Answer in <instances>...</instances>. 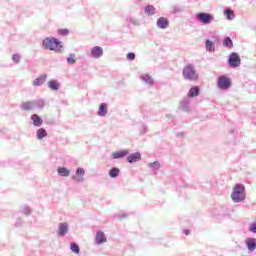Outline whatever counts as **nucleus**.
I'll list each match as a JSON object with an SVG mask.
<instances>
[{
  "mask_svg": "<svg viewBox=\"0 0 256 256\" xmlns=\"http://www.w3.org/2000/svg\"><path fill=\"white\" fill-rule=\"evenodd\" d=\"M42 45L44 49H49V51H55L56 53L61 52V49H63L61 42L56 38H46L43 40Z\"/></svg>",
  "mask_w": 256,
  "mask_h": 256,
  "instance_id": "f257e3e1",
  "label": "nucleus"
},
{
  "mask_svg": "<svg viewBox=\"0 0 256 256\" xmlns=\"http://www.w3.org/2000/svg\"><path fill=\"white\" fill-rule=\"evenodd\" d=\"M231 199L234 203H241L245 199V186L243 184H236L233 187Z\"/></svg>",
  "mask_w": 256,
  "mask_h": 256,
  "instance_id": "f03ea898",
  "label": "nucleus"
},
{
  "mask_svg": "<svg viewBox=\"0 0 256 256\" xmlns=\"http://www.w3.org/2000/svg\"><path fill=\"white\" fill-rule=\"evenodd\" d=\"M182 75L186 81H197L199 79V74L193 64H188L183 68Z\"/></svg>",
  "mask_w": 256,
  "mask_h": 256,
  "instance_id": "7ed1b4c3",
  "label": "nucleus"
},
{
  "mask_svg": "<svg viewBox=\"0 0 256 256\" xmlns=\"http://www.w3.org/2000/svg\"><path fill=\"white\" fill-rule=\"evenodd\" d=\"M228 63L230 67H233V68L239 67L241 65V57L237 52H232L228 59Z\"/></svg>",
  "mask_w": 256,
  "mask_h": 256,
  "instance_id": "20e7f679",
  "label": "nucleus"
},
{
  "mask_svg": "<svg viewBox=\"0 0 256 256\" xmlns=\"http://www.w3.org/2000/svg\"><path fill=\"white\" fill-rule=\"evenodd\" d=\"M217 86L219 89L227 90L231 87V80L227 76H220L218 78Z\"/></svg>",
  "mask_w": 256,
  "mask_h": 256,
  "instance_id": "39448f33",
  "label": "nucleus"
},
{
  "mask_svg": "<svg viewBox=\"0 0 256 256\" xmlns=\"http://www.w3.org/2000/svg\"><path fill=\"white\" fill-rule=\"evenodd\" d=\"M197 19L200 20L201 23H204V25H209V23H211V21H213L214 17L213 14H209V13H198L196 15Z\"/></svg>",
  "mask_w": 256,
  "mask_h": 256,
  "instance_id": "423d86ee",
  "label": "nucleus"
},
{
  "mask_svg": "<svg viewBox=\"0 0 256 256\" xmlns=\"http://www.w3.org/2000/svg\"><path fill=\"white\" fill-rule=\"evenodd\" d=\"M68 231H69V226L67 225V223L59 224L58 235H60V237H65V235H67Z\"/></svg>",
  "mask_w": 256,
  "mask_h": 256,
  "instance_id": "0eeeda50",
  "label": "nucleus"
},
{
  "mask_svg": "<svg viewBox=\"0 0 256 256\" xmlns=\"http://www.w3.org/2000/svg\"><path fill=\"white\" fill-rule=\"evenodd\" d=\"M157 27L160 29H167L169 27V20L165 17L158 18Z\"/></svg>",
  "mask_w": 256,
  "mask_h": 256,
  "instance_id": "6e6552de",
  "label": "nucleus"
},
{
  "mask_svg": "<svg viewBox=\"0 0 256 256\" xmlns=\"http://www.w3.org/2000/svg\"><path fill=\"white\" fill-rule=\"evenodd\" d=\"M91 55L92 57H94L95 59H98V57H102L103 56V48L99 47V46H95L94 48H92L91 50Z\"/></svg>",
  "mask_w": 256,
  "mask_h": 256,
  "instance_id": "1a4fd4ad",
  "label": "nucleus"
},
{
  "mask_svg": "<svg viewBox=\"0 0 256 256\" xmlns=\"http://www.w3.org/2000/svg\"><path fill=\"white\" fill-rule=\"evenodd\" d=\"M96 243L101 245V243H107V238L105 237V233L102 231H98L96 233Z\"/></svg>",
  "mask_w": 256,
  "mask_h": 256,
  "instance_id": "9d476101",
  "label": "nucleus"
},
{
  "mask_svg": "<svg viewBox=\"0 0 256 256\" xmlns=\"http://www.w3.org/2000/svg\"><path fill=\"white\" fill-rule=\"evenodd\" d=\"M127 155H129L128 150H121V151H117V152L112 153L113 159H123V157H125Z\"/></svg>",
  "mask_w": 256,
  "mask_h": 256,
  "instance_id": "9b49d317",
  "label": "nucleus"
},
{
  "mask_svg": "<svg viewBox=\"0 0 256 256\" xmlns=\"http://www.w3.org/2000/svg\"><path fill=\"white\" fill-rule=\"evenodd\" d=\"M127 161L128 163H137V161H141V154L139 152L131 154L128 156Z\"/></svg>",
  "mask_w": 256,
  "mask_h": 256,
  "instance_id": "f8f14e48",
  "label": "nucleus"
},
{
  "mask_svg": "<svg viewBox=\"0 0 256 256\" xmlns=\"http://www.w3.org/2000/svg\"><path fill=\"white\" fill-rule=\"evenodd\" d=\"M45 81H47V75H42L38 78H36L34 81H33V85L35 87H39L40 85H43V83H45Z\"/></svg>",
  "mask_w": 256,
  "mask_h": 256,
  "instance_id": "ddd939ff",
  "label": "nucleus"
},
{
  "mask_svg": "<svg viewBox=\"0 0 256 256\" xmlns=\"http://www.w3.org/2000/svg\"><path fill=\"white\" fill-rule=\"evenodd\" d=\"M31 119L33 121V124L36 126V127H41V125H43V119H41V117H39V115L37 114H33L31 116Z\"/></svg>",
  "mask_w": 256,
  "mask_h": 256,
  "instance_id": "4468645a",
  "label": "nucleus"
},
{
  "mask_svg": "<svg viewBox=\"0 0 256 256\" xmlns=\"http://www.w3.org/2000/svg\"><path fill=\"white\" fill-rule=\"evenodd\" d=\"M247 247L249 251H255L256 249V239L255 238H248L246 240Z\"/></svg>",
  "mask_w": 256,
  "mask_h": 256,
  "instance_id": "2eb2a0df",
  "label": "nucleus"
},
{
  "mask_svg": "<svg viewBox=\"0 0 256 256\" xmlns=\"http://www.w3.org/2000/svg\"><path fill=\"white\" fill-rule=\"evenodd\" d=\"M98 115L100 117H105V115H107V104L106 103L100 104L99 109H98Z\"/></svg>",
  "mask_w": 256,
  "mask_h": 256,
  "instance_id": "dca6fc26",
  "label": "nucleus"
},
{
  "mask_svg": "<svg viewBox=\"0 0 256 256\" xmlns=\"http://www.w3.org/2000/svg\"><path fill=\"white\" fill-rule=\"evenodd\" d=\"M199 86H194L192 88H190L189 92H188V97L193 98V97H197V95H199Z\"/></svg>",
  "mask_w": 256,
  "mask_h": 256,
  "instance_id": "f3484780",
  "label": "nucleus"
},
{
  "mask_svg": "<svg viewBox=\"0 0 256 256\" xmlns=\"http://www.w3.org/2000/svg\"><path fill=\"white\" fill-rule=\"evenodd\" d=\"M58 175H61V177H69L71 172L65 167H60L58 168Z\"/></svg>",
  "mask_w": 256,
  "mask_h": 256,
  "instance_id": "a211bd4d",
  "label": "nucleus"
},
{
  "mask_svg": "<svg viewBox=\"0 0 256 256\" xmlns=\"http://www.w3.org/2000/svg\"><path fill=\"white\" fill-rule=\"evenodd\" d=\"M36 135L38 139H43L44 137H47V130L40 128L37 130Z\"/></svg>",
  "mask_w": 256,
  "mask_h": 256,
  "instance_id": "6ab92c4d",
  "label": "nucleus"
},
{
  "mask_svg": "<svg viewBox=\"0 0 256 256\" xmlns=\"http://www.w3.org/2000/svg\"><path fill=\"white\" fill-rule=\"evenodd\" d=\"M48 87L50 89H53V91H57L59 89V82H57L56 80H51L50 82H48Z\"/></svg>",
  "mask_w": 256,
  "mask_h": 256,
  "instance_id": "aec40b11",
  "label": "nucleus"
},
{
  "mask_svg": "<svg viewBox=\"0 0 256 256\" xmlns=\"http://www.w3.org/2000/svg\"><path fill=\"white\" fill-rule=\"evenodd\" d=\"M70 249L73 253H75L76 255H79L81 249L79 248V245H77L75 242H72L70 244Z\"/></svg>",
  "mask_w": 256,
  "mask_h": 256,
  "instance_id": "412c9836",
  "label": "nucleus"
},
{
  "mask_svg": "<svg viewBox=\"0 0 256 256\" xmlns=\"http://www.w3.org/2000/svg\"><path fill=\"white\" fill-rule=\"evenodd\" d=\"M33 102H24L23 104H22V109L24 110V111H31V109H33Z\"/></svg>",
  "mask_w": 256,
  "mask_h": 256,
  "instance_id": "4be33fe9",
  "label": "nucleus"
},
{
  "mask_svg": "<svg viewBox=\"0 0 256 256\" xmlns=\"http://www.w3.org/2000/svg\"><path fill=\"white\" fill-rule=\"evenodd\" d=\"M223 45L231 49L233 47V40L230 37H226L223 41Z\"/></svg>",
  "mask_w": 256,
  "mask_h": 256,
  "instance_id": "5701e85b",
  "label": "nucleus"
},
{
  "mask_svg": "<svg viewBox=\"0 0 256 256\" xmlns=\"http://www.w3.org/2000/svg\"><path fill=\"white\" fill-rule=\"evenodd\" d=\"M119 173H120L119 168H112L109 171V176L112 177V178L119 177Z\"/></svg>",
  "mask_w": 256,
  "mask_h": 256,
  "instance_id": "b1692460",
  "label": "nucleus"
},
{
  "mask_svg": "<svg viewBox=\"0 0 256 256\" xmlns=\"http://www.w3.org/2000/svg\"><path fill=\"white\" fill-rule=\"evenodd\" d=\"M145 13L148 15H155V7L151 5L146 6Z\"/></svg>",
  "mask_w": 256,
  "mask_h": 256,
  "instance_id": "393cba45",
  "label": "nucleus"
},
{
  "mask_svg": "<svg viewBox=\"0 0 256 256\" xmlns=\"http://www.w3.org/2000/svg\"><path fill=\"white\" fill-rule=\"evenodd\" d=\"M142 79H143V81H145L149 85H152V83H153V78L149 74H144L142 76Z\"/></svg>",
  "mask_w": 256,
  "mask_h": 256,
  "instance_id": "a878e982",
  "label": "nucleus"
},
{
  "mask_svg": "<svg viewBox=\"0 0 256 256\" xmlns=\"http://www.w3.org/2000/svg\"><path fill=\"white\" fill-rule=\"evenodd\" d=\"M224 15H226L227 19H233V17H235V14H233V11L230 9L225 10Z\"/></svg>",
  "mask_w": 256,
  "mask_h": 256,
  "instance_id": "bb28decb",
  "label": "nucleus"
},
{
  "mask_svg": "<svg viewBox=\"0 0 256 256\" xmlns=\"http://www.w3.org/2000/svg\"><path fill=\"white\" fill-rule=\"evenodd\" d=\"M213 49H215V48L213 47V41L207 40V41H206V50H207V51H213Z\"/></svg>",
  "mask_w": 256,
  "mask_h": 256,
  "instance_id": "cd10ccee",
  "label": "nucleus"
},
{
  "mask_svg": "<svg viewBox=\"0 0 256 256\" xmlns=\"http://www.w3.org/2000/svg\"><path fill=\"white\" fill-rule=\"evenodd\" d=\"M67 63H70L72 65L76 63L75 54H70V56L67 59Z\"/></svg>",
  "mask_w": 256,
  "mask_h": 256,
  "instance_id": "c85d7f7f",
  "label": "nucleus"
},
{
  "mask_svg": "<svg viewBox=\"0 0 256 256\" xmlns=\"http://www.w3.org/2000/svg\"><path fill=\"white\" fill-rule=\"evenodd\" d=\"M58 35H69V29H67V28L59 29Z\"/></svg>",
  "mask_w": 256,
  "mask_h": 256,
  "instance_id": "c756f323",
  "label": "nucleus"
},
{
  "mask_svg": "<svg viewBox=\"0 0 256 256\" xmlns=\"http://www.w3.org/2000/svg\"><path fill=\"white\" fill-rule=\"evenodd\" d=\"M12 60L14 61V63H19V61H21V56L19 54H14L12 56Z\"/></svg>",
  "mask_w": 256,
  "mask_h": 256,
  "instance_id": "7c9ffc66",
  "label": "nucleus"
},
{
  "mask_svg": "<svg viewBox=\"0 0 256 256\" xmlns=\"http://www.w3.org/2000/svg\"><path fill=\"white\" fill-rule=\"evenodd\" d=\"M76 175H79L80 177H83V175H85V170L83 168H78L76 170Z\"/></svg>",
  "mask_w": 256,
  "mask_h": 256,
  "instance_id": "2f4dec72",
  "label": "nucleus"
},
{
  "mask_svg": "<svg viewBox=\"0 0 256 256\" xmlns=\"http://www.w3.org/2000/svg\"><path fill=\"white\" fill-rule=\"evenodd\" d=\"M150 167H152V169H159L161 165L159 164V162H154L150 164Z\"/></svg>",
  "mask_w": 256,
  "mask_h": 256,
  "instance_id": "473e14b6",
  "label": "nucleus"
},
{
  "mask_svg": "<svg viewBox=\"0 0 256 256\" xmlns=\"http://www.w3.org/2000/svg\"><path fill=\"white\" fill-rule=\"evenodd\" d=\"M127 59H129L130 61H133V59H135V53H133V52L128 53Z\"/></svg>",
  "mask_w": 256,
  "mask_h": 256,
  "instance_id": "72a5a7b5",
  "label": "nucleus"
},
{
  "mask_svg": "<svg viewBox=\"0 0 256 256\" xmlns=\"http://www.w3.org/2000/svg\"><path fill=\"white\" fill-rule=\"evenodd\" d=\"M34 105H37V107H43V101L42 100H37L33 102Z\"/></svg>",
  "mask_w": 256,
  "mask_h": 256,
  "instance_id": "f704fd0d",
  "label": "nucleus"
},
{
  "mask_svg": "<svg viewBox=\"0 0 256 256\" xmlns=\"http://www.w3.org/2000/svg\"><path fill=\"white\" fill-rule=\"evenodd\" d=\"M250 231H252V233H256V222L250 226Z\"/></svg>",
  "mask_w": 256,
  "mask_h": 256,
  "instance_id": "c9c22d12",
  "label": "nucleus"
},
{
  "mask_svg": "<svg viewBox=\"0 0 256 256\" xmlns=\"http://www.w3.org/2000/svg\"><path fill=\"white\" fill-rule=\"evenodd\" d=\"M185 235H189V230H184Z\"/></svg>",
  "mask_w": 256,
  "mask_h": 256,
  "instance_id": "e433bc0d",
  "label": "nucleus"
}]
</instances>
